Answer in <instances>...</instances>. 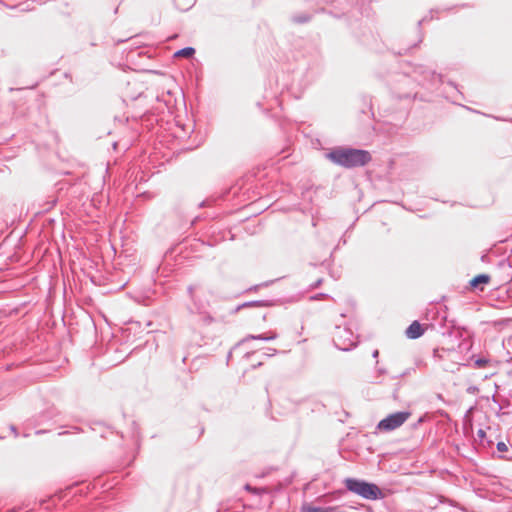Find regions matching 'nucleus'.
<instances>
[{
	"label": "nucleus",
	"mask_w": 512,
	"mask_h": 512,
	"mask_svg": "<svg viewBox=\"0 0 512 512\" xmlns=\"http://www.w3.org/2000/svg\"><path fill=\"white\" fill-rule=\"evenodd\" d=\"M326 157L334 164L347 169L362 167L371 161L368 151L347 147L334 148L326 154Z\"/></svg>",
	"instance_id": "obj_1"
},
{
	"label": "nucleus",
	"mask_w": 512,
	"mask_h": 512,
	"mask_svg": "<svg viewBox=\"0 0 512 512\" xmlns=\"http://www.w3.org/2000/svg\"><path fill=\"white\" fill-rule=\"evenodd\" d=\"M344 484L347 490L367 500H377L383 497L381 489L374 483L356 478H346Z\"/></svg>",
	"instance_id": "obj_2"
},
{
	"label": "nucleus",
	"mask_w": 512,
	"mask_h": 512,
	"mask_svg": "<svg viewBox=\"0 0 512 512\" xmlns=\"http://www.w3.org/2000/svg\"><path fill=\"white\" fill-rule=\"evenodd\" d=\"M333 342L339 350L349 351L356 346V337L350 328L337 325Z\"/></svg>",
	"instance_id": "obj_3"
},
{
	"label": "nucleus",
	"mask_w": 512,
	"mask_h": 512,
	"mask_svg": "<svg viewBox=\"0 0 512 512\" xmlns=\"http://www.w3.org/2000/svg\"><path fill=\"white\" fill-rule=\"evenodd\" d=\"M411 413L408 411H399L392 413L382 419L378 425L377 428L381 431H392L397 428H399L401 425H403L408 418L410 417Z\"/></svg>",
	"instance_id": "obj_4"
},
{
	"label": "nucleus",
	"mask_w": 512,
	"mask_h": 512,
	"mask_svg": "<svg viewBox=\"0 0 512 512\" xmlns=\"http://www.w3.org/2000/svg\"><path fill=\"white\" fill-rule=\"evenodd\" d=\"M424 333L422 325L418 321L412 322L405 331L407 338L417 339Z\"/></svg>",
	"instance_id": "obj_5"
},
{
	"label": "nucleus",
	"mask_w": 512,
	"mask_h": 512,
	"mask_svg": "<svg viewBox=\"0 0 512 512\" xmlns=\"http://www.w3.org/2000/svg\"><path fill=\"white\" fill-rule=\"evenodd\" d=\"M276 338H277V333L269 332V333H264V334H259V335H249L246 338H244L241 343H244L249 339L270 341V340H274Z\"/></svg>",
	"instance_id": "obj_6"
},
{
	"label": "nucleus",
	"mask_w": 512,
	"mask_h": 512,
	"mask_svg": "<svg viewBox=\"0 0 512 512\" xmlns=\"http://www.w3.org/2000/svg\"><path fill=\"white\" fill-rule=\"evenodd\" d=\"M490 281V276L486 274H480L475 276L471 281L470 285L473 288H478L482 284H487Z\"/></svg>",
	"instance_id": "obj_7"
},
{
	"label": "nucleus",
	"mask_w": 512,
	"mask_h": 512,
	"mask_svg": "<svg viewBox=\"0 0 512 512\" xmlns=\"http://www.w3.org/2000/svg\"><path fill=\"white\" fill-rule=\"evenodd\" d=\"M194 54H195L194 48L185 47V48H182V49L178 50L177 52H175L174 56L189 58V57H192Z\"/></svg>",
	"instance_id": "obj_8"
},
{
	"label": "nucleus",
	"mask_w": 512,
	"mask_h": 512,
	"mask_svg": "<svg viewBox=\"0 0 512 512\" xmlns=\"http://www.w3.org/2000/svg\"><path fill=\"white\" fill-rule=\"evenodd\" d=\"M245 489H246L247 491H249V492L254 493V494H261L262 492H264V491H265V489H264V488L252 487V486H251V485H249V484H247V485L245 486Z\"/></svg>",
	"instance_id": "obj_9"
},
{
	"label": "nucleus",
	"mask_w": 512,
	"mask_h": 512,
	"mask_svg": "<svg viewBox=\"0 0 512 512\" xmlns=\"http://www.w3.org/2000/svg\"><path fill=\"white\" fill-rule=\"evenodd\" d=\"M498 268L502 269V270H509L511 267H510L509 263L506 260H501L498 263Z\"/></svg>",
	"instance_id": "obj_10"
},
{
	"label": "nucleus",
	"mask_w": 512,
	"mask_h": 512,
	"mask_svg": "<svg viewBox=\"0 0 512 512\" xmlns=\"http://www.w3.org/2000/svg\"><path fill=\"white\" fill-rule=\"evenodd\" d=\"M497 450L499 452H506L508 450L507 445L504 442H498L497 443Z\"/></svg>",
	"instance_id": "obj_11"
},
{
	"label": "nucleus",
	"mask_w": 512,
	"mask_h": 512,
	"mask_svg": "<svg viewBox=\"0 0 512 512\" xmlns=\"http://www.w3.org/2000/svg\"><path fill=\"white\" fill-rule=\"evenodd\" d=\"M277 353V350L274 348H267L266 352L264 353L265 356L271 357L274 356Z\"/></svg>",
	"instance_id": "obj_12"
},
{
	"label": "nucleus",
	"mask_w": 512,
	"mask_h": 512,
	"mask_svg": "<svg viewBox=\"0 0 512 512\" xmlns=\"http://www.w3.org/2000/svg\"><path fill=\"white\" fill-rule=\"evenodd\" d=\"M387 373V370L383 367H376L375 369V374L379 375V376H383Z\"/></svg>",
	"instance_id": "obj_13"
},
{
	"label": "nucleus",
	"mask_w": 512,
	"mask_h": 512,
	"mask_svg": "<svg viewBox=\"0 0 512 512\" xmlns=\"http://www.w3.org/2000/svg\"><path fill=\"white\" fill-rule=\"evenodd\" d=\"M308 20H309L308 16H301V17L294 18V21L298 22V23H304V22H307Z\"/></svg>",
	"instance_id": "obj_14"
},
{
	"label": "nucleus",
	"mask_w": 512,
	"mask_h": 512,
	"mask_svg": "<svg viewBox=\"0 0 512 512\" xmlns=\"http://www.w3.org/2000/svg\"><path fill=\"white\" fill-rule=\"evenodd\" d=\"M261 306L263 305V302L261 301H254V302H247L245 304H243V307H248V306Z\"/></svg>",
	"instance_id": "obj_15"
},
{
	"label": "nucleus",
	"mask_w": 512,
	"mask_h": 512,
	"mask_svg": "<svg viewBox=\"0 0 512 512\" xmlns=\"http://www.w3.org/2000/svg\"><path fill=\"white\" fill-rule=\"evenodd\" d=\"M475 363H476V365L478 367H484L486 365V363H487V360H485V359H478V360H476Z\"/></svg>",
	"instance_id": "obj_16"
},
{
	"label": "nucleus",
	"mask_w": 512,
	"mask_h": 512,
	"mask_svg": "<svg viewBox=\"0 0 512 512\" xmlns=\"http://www.w3.org/2000/svg\"><path fill=\"white\" fill-rule=\"evenodd\" d=\"M382 378L381 376L375 374L374 380L372 381L373 384H382Z\"/></svg>",
	"instance_id": "obj_17"
},
{
	"label": "nucleus",
	"mask_w": 512,
	"mask_h": 512,
	"mask_svg": "<svg viewBox=\"0 0 512 512\" xmlns=\"http://www.w3.org/2000/svg\"><path fill=\"white\" fill-rule=\"evenodd\" d=\"M477 436H478V438H479V439H481V440H482L483 438H485L486 433H485V431H484L483 429H479V430L477 431Z\"/></svg>",
	"instance_id": "obj_18"
},
{
	"label": "nucleus",
	"mask_w": 512,
	"mask_h": 512,
	"mask_svg": "<svg viewBox=\"0 0 512 512\" xmlns=\"http://www.w3.org/2000/svg\"><path fill=\"white\" fill-rule=\"evenodd\" d=\"M193 292H194V286H189L188 287V293H189V295H190L192 300H194Z\"/></svg>",
	"instance_id": "obj_19"
},
{
	"label": "nucleus",
	"mask_w": 512,
	"mask_h": 512,
	"mask_svg": "<svg viewBox=\"0 0 512 512\" xmlns=\"http://www.w3.org/2000/svg\"><path fill=\"white\" fill-rule=\"evenodd\" d=\"M328 295L326 294H323V293H320L319 295L315 296V297H312V299H319L321 297H327Z\"/></svg>",
	"instance_id": "obj_20"
},
{
	"label": "nucleus",
	"mask_w": 512,
	"mask_h": 512,
	"mask_svg": "<svg viewBox=\"0 0 512 512\" xmlns=\"http://www.w3.org/2000/svg\"><path fill=\"white\" fill-rule=\"evenodd\" d=\"M378 355H379V351L378 350H374V352L372 354L373 358H377Z\"/></svg>",
	"instance_id": "obj_21"
},
{
	"label": "nucleus",
	"mask_w": 512,
	"mask_h": 512,
	"mask_svg": "<svg viewBox=\"0 0 512 512\" xmlns=\"http://www.w3.org/2000/svg\"><path fill=\"white\" fill-rule=\"evenodd\" d=\"M410 373V370L404 371L400 376L404 377Z\"/></svg>",
	"instance_id": "obj_22"
},
{
	"label": "nucleus",
	"mask_w": 512,
	"mask_h": 512,
	"mask_svg": "<svg viewBox=\"0 0 512 512\" xmlns=\"http://www.w3.org/2000/svg\"><path fill=\"white\" fill-rule=\"evenodd\" d=\"M321 284V280H318L315 284V287L319 286Z\"/></svg>",
	"instance_id": "obj_23"
},
{
	"label": "nucleus",
	"mask_w": 512,
	"mask_h": 512,
	"mask_svg": "<svg viewBox=\"0 0 512 512\" xmlns=\"http://www.w3.org/2000/svg\"><path fill=\"white\" fill-rule=\"evenodd\" d=\"M425 20H426V18H423L422 20H420V21L418 22V24H419V25H421V24H422V22H423V21H425Z\"/></svg>",
	"instance_id": "obj_24"
},
{
	"label": "nucleus",
	"mask_w": 512,
	"mask_h": 512,
	"mask_svg": "<svg viewBox=\"0 0 512 512\" xmlns=\"http://www.w3.org/2000/svg\"><path fill=\"white\" fill-rule=\"evenodd\" d=\"M251 354H252V353L247 352V353L245 354V357H249Z\"/></svg>",
	"instance_id": "obj_25"
},
{
	"label": "nucleus",
	"mask_w": 512,
	"mask_h": 512,
	"mask_svg": "<svg viewBox=\"0 0 512 512\" xmlns=\"http://www.w3.org/2000/svg\"><path fill=\"white\" fill-rule=\"evenodd\" d=\"M261 364H262L261 362H258V364H257V365H254L253 367L255 368V367H257V366H260Z\"/></svg>",
	"instance_id": "obj_26"
},
{
	"label": "nucleus",
	"mask_w": 512,
	"mask_h": 512,
	"mask_svg": "<svg viewBox=\"0 0 512 512\" xmlns=\"http://www.w3.org/2000/svg\"><path fill=\"white\" fill-rule=\"evenodd\" d=\"M11 429L16 433V429L14 426H12Z\"/></svg>",
	"instance_id": "obj_27"
}]
</instances>
